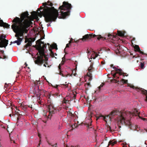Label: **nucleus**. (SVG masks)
<instances>
[{
  "instance_id": "nucleus-15",
  "label": "nucleus",
  "mask_w": 147,
  "mask_h": 147,
  "mask_svg": "<svg viewBox=\"0 0 147 147\" xmlns=\"http://www.w3.org/2000/svg\"><path fill=\"white\" fill-rule=\"evenodd\" d=\"M57 46L56 43H54L53 44L51 45H50V47H48L49 49V48H51V49H57Z\"/></svg>"
},
{
  "instance_id": "nucleus-28",
  "label": "nucleus",
  "mask_w": 147,
  "mask_h": 147,
  "mask_svg": "<svg viewBox=\"0 0 147 147\" xmlns=\"http://www.w3.org/2000/svg\"><path fill=\"white\" fill-rule=\"evenodd\" d=\"M89 86L90 87V82H89L87 83L86 84H85V86Z\"/></svg>"
},
{
  "instance_id": "nucleus-43",
  "label": "nucleus",
  "mask_w": 147,
  "mask_h": 147,
  "mask_svg": "<svg viewBox=\"0 0 147 147\" xmlns=\"http://www.w3.org/2000/svg\"><path fill=\"white\" fill-rule=\"evenodd\" d=\"M114 80L115 81V82H117V80H116L115 79Z\"/></svg>"
},
{
  "instance_id": "nucleus-17",
  "label": "nucleus",
  "mask_w": 147,
  "mask_h": 147,
  "mask_svg": "<svg viewBox=\"0 0 147 147\" xmlns=\"http://www.w3.org/2000/svg\"><path fill=\"white\" fill-rule=\"evenodd\" d=\"M117 32L118 36H124V34L123 32L120 31H117Z\"/></svg>"
},
{
  "instance_id": "nucleus-11",
  "label": "nucleus",
  "mask_w": 147,
  "mask_h": 147,
  "mask_svg": "<svg viewBox=\"0 0 147 147\" xmlns=\"http://www.w3.org/2000/svg\"><path fill=\"white\" fill-rule=\"evenodd\" d=\"M25 42V43L28 42L24 47L25 49H27L28 47L31 46L32 45V41L30 39H29V38H26Z\"/></svg>"
},
{
  "instance_id": "nucleus-8",
  "label": "nucleus",
  "mask_w": 147,
  "mask_h": 147,
  "mask_svg": "<svg viewBox=\"0 0 147 147\" xmlns=\"http://www.w3.org/2000/svg\"><path fill=\"white\" fill-rule=\"evenodd\" d=\"M93 65H91L88 69V72L87 73V76L89 77L88 81L90 82L92 79V72L93 71Z\"/></svg>"
},
{
  "instance_id": "nucleus-42",
  "label": "nucleus",
  "mask_w": 147,
  "mask_h": 147,
  "mask_svg": "<svg viewBox=\"0 0 147 147\" xmlns=\"http://www.w3.org/2000/svg\"><path fill=\"white\" fill-rule=\"evenodd\" d=\"M90 51H88V52H87V53H90Z\"/></svg>"
},
{
  "instance_id": "nucleus-19",
  "label": "nucleus",
  "mask_w": 147,
  "mask_h": 147,
  "mask_svg": "<svg viewBox=\"0 0 147 147\" xmlns=\"http://www.w3.org/2000/svg\"><path fill=\"white\" fill-rule=\"evenodd\" d=\"M58 68H59V70H60V72L59 73V74L61 75L63 77H65V76L61 72V67L60 64L59 65V66H58Z\"/></svg>"
},
{
  "instance_id": "nucleus-20",
  "label": "nucleus",
  "mask_w": 147,
  "mask_h": 147,
  "mask_svg": "<svg viewBox=\"0 0 147 147\" xmlns=\"http://www.w3.org/2000/svg\"><path fill=\"white\" fill-rule=\"evenodd\" d=\"M13 43H16L18 45H20V43H19V42L17 40H16V41H14L13 42H11V43H10V45H11Z\"/></svg>"
},
{
  "instance_id": "nucleus-32",
  "label": "nucleus",
  "mask_w": 147,
  "mask_h": 147,
  "mask_svg": "<svg viewBox=\"0 0 147 147\" xmlns=\"http://www.w3.org/2000/svg\"><path fill=\"white\" fill-rule=\"evenodd\" d=\"M0 51L2 53V54H3L4 53V51L3 50H1Z\"/></svg>"
},
{
  "instance_id": "nucleus-48",
  "label": "nucleus",
  "mask_w": 147,
  "mask_h": 147,
  "mask_svg": "<svg viewBox=\"0 0 147 147\" xmlns=\"http://www.w3.org/2000/svg\"><path fill=\"white\" fill-rule=\"evenodd\" d=\"M42 92H44V91L43 90V91H42Z\"/></svg>"
},
{
  "instance_id": "nucleus-39",
  "label": "nucleus",
  "mask_w": 147,
  "mask_h": 147,
  "mask_svg": "<svg viewBox=\"0 0 147 147\" xmlns=\"http://www.w3.org/2000/svg\"><path fill=\"white\" fill-rule=\"evenodd\" d=\"M25 64L26 65V67L28 65L26 63H25Z\"/></svg>"
},
{
  "instance_id": "nucleus-38",
  "label": "nucleus",
  "mask_w": 147,
  "mask_h": 147,
  "mask_svg": "<svg viewBox=\"0 0 147 147\" xmlns=\"http://www.w3.org/2000/svg\"><path fill=\"white\" fill-rule=\"evenodd\" d=\"M47 26H51V25L50 23V24H47Z\"/></svg>"
},
{
  "instance_id": "nucleus-16",
  "label": "nucleus",
  "mask_w": 147,
  "mask_h": 147,
  "mask_svg": "<svg viewBox=\"0 0 147 147\" xmlns=\"http://www.w3.org/2000/svg\"><path fill=\"white\" fill-rule=\"evenodd\" d=\"M9 84H7L5 83L4 86V89L5 90V91H7L9 89Z\"/></svg>"
},
{
  "instance_id": "nucleus-25",
  "label": "nucleus",
  "mask_w": 147,
  "mask_h": 147,
  "mask_svg": "<svg viewBox=\"0 0 147 147\" xmlns=\"http://www.w3.org/2000/svg\"><path fill=\"white\" fill-rule=\"evenodd\" d=\"M122 81L123 82V83H126L127 82V80H125L124 79H122Z\"/></svg>"
},
{
  "instance_id": "nucleus-23",
  "label": "nucleus",
  "mask_w": 147,
  "mask_h": 147,
  "mask_svg": "<svg viewBox=\"0 0 147 147\" xmlns=\"http://www.w3.org/2000/svg\"><path fill=\"white\" fill-rule=\"evenodd\" d=\"M6 36H5L3 35H2L0 36V38L2 40H4L5 39V38Z\"/></svg>"
},
{
  "instance_id": "nucleus-49",
  "label": "nucleus",
  "mask_w": 147,
  "mask_h": 147,
  "mask_svg": "<svg viewBox=\"0 0 147 147\" xmlns=\"http://www.w3.org/2000/svg\"><path fill=\"white\" fill-rule=\"evenodd\" d=\"M94 92H96V91H95Z\"/></svg>"
},
{
  "instance_id": "nucleus-45",
  "label": "nucleus",
  "mask_w": 147,
  "mask_h": 147,
  "mask_svg": "<svg viewBox=\"0 0 147 147\" xmlns=\"http://www.w3.org/2000/svg\"><path fill=\"white\" fill-rule=\"evenodd\" d=\"M103 119L104 120H105V117H103Z\"/></svg>"
},
{
  "instance_id": "nucleus-34",
  "label": "nucleus",
  "mask_w": 147,
  "mask_h": 147,
  "mask_svg": "<svg viewBox=\"0 0 147 147\" xmlns=\"http://www.w3.org/2000/svg\"><path fill=\"white\" fill-rule=\"evenodd\" d=\"M58 86L57 85H56L54 86V87H55V88H57V87H58Z\"/></svg>"
},
{
  "instance_id": "nucleus-33",
  "label": "nucleus",
  "mask_w": 147,
  "mask_h": 147,
  "mask_svg": "<svg viewBox=\"0 0 147 147\" xmlns=\"http://www.w3.org/2000/svg\"><path fill=\"white\" fill-rule=\"evenodd\" d=\"M98 55L100 56V55H99L98 54H95V56H96V57H97Z\"/></svg>"
},
{
  "instance_id": "nucleus-5",
  "label": "nucleus",
  "mask_w": 147,
  "mask_h": 147,
  "mask_svg": "<svg viewBox=\"0 0 147 147\" xmlns=\"http://www.w3.org/2000/svg\"><path fill=\"white\" fill-rule=\"evenodd\" d=\"M96 36H98V37H97V38L98 40L101 39L104 40L106 39L105 38L102 36L101 35H99L98 36V35H96L95 34H87L83 36L82 38L80 39L77 40L76 42H78L80 40H82L83 41H86L88 39H90L92 38H94Z\"/></svg>"
},
{
  "instance_id": "nucleus-46",
  "label": "nucleus",
  "mask_w": 147,
  "mask_h": 147,
  "mask_svg": "<svg viewBox=\"0 0 147 147\" xmlns=\"http://www.w3.org/2000/svg\"><path fill=\"white\" fill-rule=\"evenodd\" d=\"M99 117H98V118L97 117V119H99Z\"/></svg>"
},
{
  "instance_id": "nucleus-44",
  "label": "nucleus",
  "mask_w": 147,
  "mask_h": 147,
  "mask_svg": "<svg viewBox=\"0 0 147 147\" xmlns=\"http://www.w3.org/2000/svg\"><path fill=\"white\" fill-rule=\"evenodd\" d=\"M55 55L56 56H57V54L56 53H55Z\"/></svg>"
},
{
  "instance_id": "nucleus-35",
  "label": "nucleus",
  "mask_w": 147,
  "mask_h": 147,
  "mask_svg": "<svg viewBox=\"0 0 147 147\" xmlns=\"http://www.w3.org/2000/svg\"><path fill=\"white\" fill-rule=\"evenodd\" d=\"M110 66L111 67H113V64H111Z\"/></svg>"
},
{
  "instance_id": "nucleus-30",
  "label": "nucleus",
  "mask_w": 147,
  "mask_h": 147,
  "mask_svg": "<svg viewBox=\"0 0 147 147\" xmlns=\"http://www.w3.org/2000/svg\"><path fill=\"white\" fill-rule=\"evenodd\" d=\"M117 50H119V49H120V47L119 46H117Z\"/></svg>"
},
{
  "instance_id": "nucleus-13",
  "label": "nucleus",
  "mask_w": 147,
  "mask_h": 147,
  "mask_svg": "<svg viewBox=\"0 0 147 147\" xmlns=\"http://www.w3.org/2000/svg\"><path fill=\"white\" fill-rule=\"evenodd\" d=\"M131 87L132 88L134 89L135 88L136 90L138 92L140 91V92H147V90L143 89L142 88H138V87H135L134 86L132 85Z\"/></svg>"
},
{
  "instance_id": "nucleus-24",
  "label": "nucleus",
  "mask_w": 147,
  "mask_h": 147,
  "mask_svg": "<svg viewBox=\"0 0 147 147\" xmlns=\"http://www.w3.org/2000/svg\"><path fill=\"white\" fill-rule=\"evenodd\" d=\"M104 83H102L100 85V86L98 87V89L100 90L101 88L103 87V86L104 85Z\"/></svg>"
},
{
  "instance_id": "nucleus-36",
  "label": "nucleus",
  "mask_w": 147,
  "mask_h": 147,
  "mask_svg": "<svg viewBox=\"0 0 147 147\" xmlns=\"http://www.w3.org/2000/svg\"><path fill=\"white\" fill-rule=\"evenodd\" d=\"M47 45H48L49 46V47H50V44H49V43H47Z\"/></svg>"
},
{
  "instance_id": "nucleus-2",
  "label": "nucleus",
  "mask_w": 147,
  "mask_h": 147,
  "mask_svg": "<svg viewBox=\"0 0 147 147\" xmlns=\"http://www.w3.org/2000/svg\"><path fill=\"white\" fill-rule=\"evenodd\" d=\"M53 5L52 3L48 1L43 3L42 6L40 7V9H43L42 13L47 22L55 21L59 16L58 10L53 7Z\"/></svg>"
},
{
  "instance_id": "nucleus-7",
  "label": "nucleus",
  "mask_w": 147,
  "mask_h": 147,
  "mask_svg": "<svg viewBox=\"0 0 147 147\" xmlns=\"http://www.w3.org/2000/svg\"><path fill=\"white\" fill-rule=\"evenodd\" d=\"M40 81L36 80L34 82L32 86V92H39L41 91V89H39V86L38 85V84H40Z\"/></svg>"
},
{
  "instance_id": "nucleus-22",
  "label": "nucleus",
  "mask_w": 147,
  "mask_h": 147,
  "mask_svg": "<svg viewBox=\"0 0 147 147\" xmlns=\"http://www.w3.org/2000/svg\"><path fill=\"white\" fill-rule=\"evenodd\" d=\"M67 83L66 82H65V84H62L61 85L63 86L64 87V88H67V87L68 86V84H66Z\"/></svg>"
},
{
  "instance_id": "nucleus-3",
  "label": "nucleus",
  "mask_w": 147,
  "mask_h": 147,
  "mask_svg": "<svg viewBox=\"0 0 147 147\" xmlns=\"http://www.w3.org/2000/svg\"><path fill=\"white\" fill-rule=\"evenodd\" d=\"M43 38H41L40 39H38L36 42V44L37 45V50L38 52V53H37L35 57L36 60L34 62L36 64L42 63L43 61L42 58L45 55V48H46L47 44H45L44 42L41 40Z\"/></svg>"
},
{
  "instance_id": "nucleus-40",
  "label": "nucleus",
  "mask_w": 147,
  "mask_h": 147,
  "mask_svg": "<svg viewBox=\"0 0 147 147\" xmlns=\"http://www.w3.org/2000/svg\"><path fill=\"white\" fill-rule=\"evenodd\" d=\"M71 42V41L70 40V41H69V43H70V44Z\"/></svg>"
},
{
  "instance_id": "nucleus-21",
  "label": "nucleus",
  "mask_w": 147,
  "mask_h": 147,
  "mask_svg": "<svg viewBox=\"0 0 147 147\" xmlns=\"http://www.w3.org/2000/svg\"><path fill=\"white\" fill-rule=\"evenodd\" d=\"M140 65L141 68L142 69H143L144 66V63L141 62Z\"/></svg>"
},
{
  "instance_id": "nucleus-9",
  "label": "nucleus",
  "mask_w": 147,
  "mask_h": 147,
  "mask_svg": "<svg viewBox=\"0 0 147 147\" xmlns=\"http://www.w3.org/2000/svg\"><path fill=\"white\" fill-rule=\"evenodd\" d=\"M43 59V63H42L39 64H37L38 65H42L44 62L45 63V64L43 65V66L44 67H46L47 65V67L49 68L50 67L51 65H49L48 63L47 62V61L48 60V58L47 57V56L45 54V55L42 58Z\"/></svg>"
},
{
  "instance_id": "nucleus-37",
  "label": "nucleus",
  "mask_w": 147,
  "mask_h": 147,
  "mask_svg": "<svg viewBox=\"0 0 147 147\" xmlns=\"http://www.w3.org/2000/svg\"><path fill=\"white\" fill-rule=\"evenodd\" d=\"M101 51V49H100V50L98 52V54L100 53V51Z\"/></svg>"
},
{
  "instance_id": "nucleus-27",
  "label": "nucleus",
  "mask_w": 147,
  "mask_h": 147,
  "mask_svg": "<svg viewBox=\"0 0 147 147\" xmlns=\"http://www.w3.org/2000/svg\"><path fill=\"white\" fill-rule=\"evenodd\" d=\"M29 39H30V40H31L32 42H34L35 40V38H29Z\"/></svg>"
},
{
  "instance_id": "nucleus-14",
  "label": "nucleus",
  "mask_w": 147,
  "mask_h": 147,
  "mask_svg": "<svg viewBox=\"0 0 147 147\" xmlns=\"http://www.w3.org/2000/svg\"><path fill=\"white\" fill-rule=\"evenodd\" d=\"M136 51H138L140 52V53L143 55H145V54L144 53L140 50V47L138 45H136L134 47Z\"/></svg>"
},
{
  "instance_id": "nucleus-18",
  "label": "nucleus",
  "mask_w": 147,
  "mask_h": 147,
  "mask_svg": "<svg viewBox=\"0 0 147 147\" xmlns=\"http://www.w3.org/2000/svg\"><path fill=\"white\" fill-rule=\"evenodd\" d=\"M49 50L50 51V55L53 57H55V58H57L56 57H55V56H54V55H55V54L52 51V50H51V48H49Z\"/></svg>"
},
{
  "instance_id": "nucleus-6",
  "label": "nucleus",
  "mask_w": 147,
  "mask_h": 147,
  "mask_svg": "<svg viewBox=\"0 0 147 147\" xmlns=\"http://www.w3.org/2000/svg\"><path fill=\"white\" fill-rule=\"evenodd\" d=\"M113 68L116 71L115 73H113V71L111 72V74L112 75L113 78L117 77L116 74L117 73L119 74L120 75H123L124 76H128V74L127 73L123 72L122 69H120L117 68L115 67H113Z\"/></svg>"
},
{
  "instance_id": "nucleus-41",
  "label": "nucleus",
  "mask_w": 147,
  "mask_h": 147,
  "mask_svg": "<svg viewBox=\"0 0 147 147\" xmlns=\"http://www.w3.org/2000/svg\"><path fill=\"white\" fill-rule=\"evenodd\" d=\"M69 75V74H67V75H66V77H67V76H68Z\"/></svg>"
},
{
  "instance_id": "nucleus-26",
  "label": "nucleus",
  "mask_w": 147,
  "mask_h": 147,
  "mask_svg": "<svg viewBox=\"0 0 147 147\" xmlns=\"http://www.w3.org/2000/svg\"><path fill=\"white\" fill-rule=\"evenodd\" d=\"M113 36H112L111 34H108V36L110 38H111V37H113Z\"/></svg>"
},
{
  "instance_id": "nucleus-12",
  "label": "nucleus",
  "mask_w": 147,
  "mask_h": 147,
  "mask_svg": "<svg viewBox=\"0 0 147 147\" xmlns=\"http://www.w3.org/2000/svg\"><path fill=\"white\" fill-rule=\"evenodd\" d=\"M0 26L9 28L10 25L4 22L2 20H1V18H0Z\"/></svg>"
},
{
  "instance_id": "nucleus-10",
  "label": "nucleus",
  "mask_w": 147,
  "mask_h": 147,
  "mask_svg": "<svg viewBox=\"0 0 147 147\" xmlns=\"http://www.w3.org/2000/svg\"><path fill=\"white\" fill-rule=\"evenodd\" d=\"M1 39H0V40ZM8 40L6 39H4L3 40H1L0 41V47H4L5 48L8 44Z\"/></svg>"
},
{
  "instance_id": "nucleus-1",
  "label": "nucleus",
  "mask_w": 147,
  "mask_h": 147,
  "mask_svg": "<svg viewBox=\"0 0 147 147\" xmlns=\"http://www.w3.org/2000/svg\"><path fill=\"white\" fill-rule=\"evenodd\" d=\"M37 13L36 11H33L32 13V16H29L28 12L26 11L21 14L20 18L16 17L13 20L12 22L13 23L11 25V28L16 33L15 36L17 37L20 45L22 38L20 37L23 36L24 33L28 32V30L27 28L33 24L31 21L33 20L34 19L38 18Z\"/></svg>"
},
{
  "instance_id": "nucleus-31",
  "label": "nucleus",
  "mask_w": 147,
  "mask_h": 147,
  "mask_svg": "<svg viewBox=\"0 0 147 147\" xmlns=\"http://www.w3.org/2000/svg\"><path fill=\"white\" fill-rule=\"evenodd\" d=\"M9 92H13V90L12 89H10V90L9 91ZM15 92H17V91H16Z\"/></svg>"
},
{
  "instance_id": "nucleus-29",
  "label": "nucleus",
  "mask_w": 147,
  "mask_h": 147,
  "mask_svg": "<svg viewBox=\"0 0 147 147\" xmlns=\"http://www.w3.org/2000/svg\"><path fill=\"white\" fill-rule=\"evenodd\" d=\"M70 43H68L66 45V47H69V46Z\"/></svg>"
},
{
  "instance_id": "nucleus-47",
  "label": "nucleus",
  "mask_w": 147,
  "mask_h": 147,
  "mask_svg": "<svg viewBox=\"0 0 147 147\" xmlns=\"http://www.w3.org/2000/svg\"><path fill=\"white\" fill-rule=\"evenodd\" d=\"M113 38H115V36H113Z\"/></svg>"
},
{
  "instance_id": "nucleus-4",
  "label": "nucleus",
  "mask_w": 147,
  "mask_h": 147,
  "mask_svg": "<svg viewBox=\"0 0 147 147\" xmlns=\"http://www.w3.org/2000/svg\"><path fill=\"white\" fill-rule=\"evenodd\" d=\"M63 4V5L59 7V9L61 10L60 13H61L62 16L64 18L69 15L71 5V4L65 1H64Z\"/></svg>"
}]
</instances>
